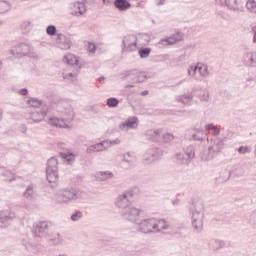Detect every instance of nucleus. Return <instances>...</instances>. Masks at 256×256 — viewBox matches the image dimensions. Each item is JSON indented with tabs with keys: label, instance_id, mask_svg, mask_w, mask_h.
Instances as JSON below:
<instances>
[{
	"label": "nucleus",
	"instance_id": "20e7f679",
	"mask_svg": "<svg viewBox=\"0 0 256 256\" xmlns=\"http://www.w3.org/2000/svg\"><path fill=\"white\" fill-rule=\"evenodd\" d=\"M58 203H69V201H77L81 199V191L75 188L60 190L56 196Z\"/></svg>",
	"mask_w": 256,
	"mask_h": 256
},
{
	"label": "nucleus",
	"instance_id": "ddd939ff",
	"mask_svg": "<svg viewBox=\"0 0 256 256\" xmlns=\"http://www.w3.org/2000/svg\"><path fill=\"white\" fill-rule=\"evenodd\" d=\"M241 61L244 67L256 69V51L245 52L242 56Z\"/></svg>",
	"mask_w": 256,
	"mask_h": 256
},
{
	"label": "nucleus",
	"instance_id": "5701e85b",
	"mask_svg": "<svg viewBox=\"0 0 256 256\" xmlns=\"http://www.w3.org/2000/svg\"><path fill=\"white\" fill-rule=\"evenodd\" d=\"M155 225V233H161V231H167V229H171V225H169V222L165 221V219H155Z\"/></svg>",
	"mask_w": 256,
	"mask_h": 256
},
{
	"label": "nucleus",
	"instance_id": "052dcab7",
	"mask_svg": "<svg viewBox=\"0 0 256 256\" xmlns=\"http://www.w3.org/2000/svg\"><path fill=\"white\" fill-rule=\"evenodd\" d=\"M156 5L161 7V5H165V0H157Z\"/></svg>",
	"mask_w": 256,
	"mask_h": 256
},
{
	"label": "nucleus",
	"instance_id": "69168bd1",
	"mask_svg": "<svg viewBox=\"0 0 256 256\" xmlns=\"http://www.w3.org/2000/svg\"><path fill=\"white\" fill-rule=\"evenodd\" d=\"M133 87H135V85H133V84L126 85V88H128V89L133 88Z\"/></svg>",
	"mask_w": 256,
	"mask_h": 256
},
{
	"label": "nucleus",
	"instance_id": "79ce46f5",
	"mask_svg": "<svg viewBox=\"0 0 256 256\" xmlns=\"http://www.w3.org/2000/svg\"><path fill=\"white\" fill-rule=\"evenodd\" d=\"M246 9L250 11V13L256 14V1L255 0H248L246 2Z\"/></svg>",
	"mask_w": 256,
	"mask_h": 256
},
{
	"label": "nucleus",
	"instance_id": "6e6d98bb",
	"mask_svg": "<svg viewBox=\"0 0 256 256\" xmlns=\"http://www.w3.org/2000/svg\"><path fill=\"white\" fill-rule=\"evenodd\" d=\"M108 141V144H106V149L113 146V145H119L121 143V140L119 139H115V140H107Z\"/></svg>",
	"mask_w": 256,
	"mask_h": 256
},
{
	"label": "nucleus",
	"instance_id": "338daca9",
	"mask_svg": "<svg viewBox=\"0 0 256 256\" xmlns=\"http://www.w3.org/2000/svg\"><path fill=\"white\" fill-rule=\"evenodd\" d=\"M253 83H255V82H246V86H247V87H251V85H252Z\"/></svg>",
	"mask_w": 256,
	"mask_h": 256
},
{
	"label": "nucleus",
	"instance_id": "39448f33",
	"mask_svg": "<svg viewBox=\"0 0 256 256\" xmlns=\"http://www.w3.org/2000/svg\"><path fill=\"white\" fill-rule=\"evenodd\" d=\"M141 215H143V210L137 208L131 204L124 210H121V216L125 221H130V223H137L139 219H141Z\"/></svg>",
	"mask_w": 256,
	"mask_h": 256
},
{
	"label": "nucleus",
	"instance_id": "7c9ffc66",
	"mask_svg": "<svg viewBox=\"0 0 256 256\" xmlns=\"http://www.w3.org/2000/svg\"><path fill=\"white\" fill-rule=\"evenodd\" d=\"M46 239H49L52 245H63L65 241L60 233H54L53 235L48 234Z\"/></svg>",
	"mask_w": 256,
	"mask_h": 256
},
{
	"label": "nucleus",
	"instance_id": "c85d7f7f",
	"mask_svg": "<svg viewBox=\"0 0 256 256\" xmlns=\"http://www.w3.org/2000/svg\"><path fill=\"white\" fill-rule=\"evenodd\" d=\"M96 181H107L109 179H113L114 175L109 171H99L95 174Z\"/></svg>",
	"mask_w": 256,
	"mask_h": 256
},
{
	"label": "nucleus",
	"instance_id": "4be33fe9",
	"mask_svg": "<svg viewBox=\"0 0 256 256\" xmlns=\"http://www.w3.org/2000/svg\"><path fill=\"white\" fill-rule=\"evenodd\" d=\"M63 62L69 65V69H75V67H81L79 64V60H77V56L73 54H67L63 58Z\"/></svg>",
	"mask_w": 256,
	"mask_h": 256
},
{
	"label": "nucleus",
	"instance_id": "37998d69",
	"mask_svg": "<svg viewBox=\"0 0 256 256\" xmlns=\"http://www.w3.org/2000/svg\"><path fill=\"white\" fill-rule=\"evenodd\" d=\"M2 177H5L4 181H8V183H11V181H15V174L7 170L2 173Z\"/></svg>",
	"mask_w": 256,
	"mask_h": 256
},
{
	"label": "nucleus",
	"instance_id": "4468645a",
	"mask_svg": "<svg viewBox=\"0 0 256 256\" xmlns=\"http://www.w3.org/2000/svg\"><path fill=\"white\" fill-rule=\"evenodd\" d=\"M49 229V225L47 222L42 221V222H37L33 226L32 232L34 233L35 237H49V233H47V230Z\"/></svg>",
	"mask_w": 256,
	"mask_h": 256
},
{
	"label": "nucleus",
	"instance_id": "f257e3e1",
	"mask_svg": "<svg viewBox=\"0 0 256 256\" xmlns=\"http://www.w3.org/2000/svg\"><path fill=\"white\" fill-rule=\"evenodd\" d=\"M192 227L195 231H203V219L205 218V205L201 200L193 201L190 204Z\"/></svg>",
	"mask_w": 256,
	"mask_h": 256
},
{
	"label": "nucleus",
	"instance_id": "f3484780",
	"mask_svg": "<svg viewBox=\"0 0 256 256\" xmlns=\"http://www.w3.org/2000/svg\"><path fill=\"white\" fill-rule=\"evenodd\" d=\"M46 115H47V111L45 110L32 112L28 116V123L30 124L40 123V121H43V119H45Z\"/></svg>",
	"mask_w": 256,
	"mask_h": 256
},
{
	"label": "nucleus",
	"instance_id": "dca6fc26",
	"mask_svg": "<svg viewBox=\"0 0 256 256\" xmlns=\"http://www.w3.org/2000/svg\"><path fill=\"white\" fill-rule=\"evenodd\" d=\"M56 43L59 49H62L63 51L71 49V38L65 36L64 34H57Z\"/></svg>",
	"mask_w": 256,
	"mask_h": 256
},
{
	"label": "nucleus",
	"instance_id": "ea45409f",
	"mask_svg": "<svg viewBox=\"0 0 256 256\" xmlns=\"http://www.w3.org/2000/svg\"><path fill=\"white\" fill-rule=\"evenodd\" d=\"M24 197L26 199H33L35 197V191L33 190V185H29L25 192H24Z\"/></svg>",
	"mask_w": 256,
	"mask_h": 256
},
{
	"label": "nucleus",
	"instance_id": "aec40b11",
	"mask_svg": "<svg viewBox=\"0 0 256 256\" xmlns=\"http://www.w3.org/2000/svg\"><path fill=\"white\" fill-rule=\"evenodd\" d=\"M48 123L52 127H58L59 129H69V123L65 121V118L53 117L48 120Z\"/></svg>",
	"mask_w": 256,
	"mask_h": 256
},
{
	"label": "nucleus",
	"instance_id": "0e129e2a",
	"mask_svg": "<svg viewBox=\"0 0 256 256\" xmlns=\"http://www.w3.org/2000/svg\"><path fill=\"white\" fill-rule=\"evenodd\" d=\"M247 82L255 83V80L253 78H248Z\"/></svg>",
	"mask_w": 256,
	"mask_h": 256
},
{
	"label": "nucleus",
	"instance_id": "3c124183",
	"mask_svg": "<svg viewBox=\"0 0 256 256\" xmlns=\"http://www.w3.org/2000/svg\"><path fill=\"white\" fill-rule=\"evenodd\" d=\"M80 219H83V212L76 211L71 215V221H79Z\"/></svg>",
	"mask_w": 256,
	"mask_h": 256
},
{
	"label": "nucleus",
	"instance_id": "09e8293b",
	"mask_svg": "<svg viewBox=\"0 0 256 256\" xmlns=\"http://www.w3.org/2000/svg\"><path fill=\"white\" fill-rule=\"evenodd\" d=\"M106 105L108 107H117V105H119V100L115 97L108 98L106 101Z\"/></svg>",
	"mask_w": 256,
	"mask_h": 256
},
{
	"label": "nucleus",
	"instance_id": "9d476101",
	"mask_svg": "<svg viewBox=\"0 0 256 256\" xmlns=\"http://www.w3.org/2000/svg\"><path fill=\"white\" fill-rule=\"evenodd\" d=\"M163 157V150L161 148L152 147L146 151L144 154V163L146 165H151L155 161H159Z\"/></svg>",
	"mask_w": 256,
	"mask_h": 256
},
{
	"label": "nucleus",
	"instance_id": "4c0bfd02",
	"mask_svg": "<svg viewBox=\"0 0 256 256\" xmlns=\"http://www.w3.org/2000/svg\"><path fill=\"white\" fill-rule=\"evenodd\" d=\"M138 55L140 56V59H147V57L151 55V48H140L138 50Z\"/></svg>",
	"mask_w": 256,
	"mask_h": 256
},
{
	"label": "nucleus",
	"instance_id": "58836bf2",
	"mask_svg": "<svg viewBox=\"0 0 256 256\" xmlns=\"http://www.w3.org/2000/svg\"><path fill=\"white\" fill-rule=\"evenodd\" d=\"M60 157L67 161L68 164H71L72 161H75V155L73 153H60Z\"/></svg>",
	"mask_w": 256,
	"mask_h": 256
},
{
	"label": "nucleus",
	"instance_id": "bf43d9fd",
	"mask_svg": "<svg viewBox=\"0 0 256 256\" xmlns=\"http://www.w3.org/2000/svg\"><path fill=\"white\" fill-rule=\"evenodd\" d=\"M250 221L253 225H256V211L251 214Z\"/></svg>",
	"mask_w": 256,
	"mask_h": 256
},
{
	"label": "nucleus",
	"instance_id": "f03ea898",
	"mask_svg": "<svg viewBox=\"0 0 256 256\" xmlns=\"http://www.w3.org/2000/svg\"><path fill=\"white\" fill-rule=\"evenodd\" d=\"M46 179L52 188L57 187V179H59V168L56 157L48 159L46 164Z\"/></svg>",
	"mask_w": 256,
	"mask_h": 256
},
{
	"label": "nucleus",
	"instance_id": "473e14b6",
	"mask_svg": "<svg viewBox=\"0 0 256 256\" xmlns=\"http://www.w3.org/2000/svg\"><path fill=\"white\" fill-rule=\"evenodd\" d=\"M225 7L230 11L239 12L241 9L239 8V2L237 0H224Z\"/></svg>",
	"mask_w": 256,
	"mask_h": 256
},
{
	"label": "nucleus",
	"instance_id": "864d4df0",
	"mask_svg": "<svg viewBox=\"0 0 256 256\" xmlns=\"http://www.w3.org/2000/svg\"><path fill=\"white\" fill-rule=\"evenodd\" d=\"M238 153H240V155H245L246 153H251V147H249V146H240L238 148Z\"/></svg>",
	"mask_w": 256,
	"mask_h": 256
},
{
	"label": "nucleus",
	"instance_id": "bb28decb",
	"mask_svg": "<svg viewBox=\"0 0 256 256\" xmlns=\"http://www.w3.org/2000/svg\"><path fill=\"white\" fill-rule=\"evenodd\" d=\"M181 41V37L178 35H173L168 38L162 39L158 42V45H162L163 47H167V45H175V43Z\"/></svg>",
	"mask_w": 256,
	"mask_h": 256
},
{
	"label": "nucleus",
	"instance_id": "7ed1b4c3",
	"mask_svg": "<svg viewBox=\"0 0 256 256\" xmlns=\"http://www.w3.org/2000/svg\"><path fill=\"white\" fill-rule=\"evenodd\" d=\"M225 146L223 139L216 138L213 142L209 145L208 150L204 151L200 157L202 161H211L217 157L221 150Z\"/></svg>",
	"mask_w": 256,
	"mask_h": 256
},
{
	"label": "nucleus",
	"instance_id": "b1692460",
	"mask_svg": "<svg viewBox=\"0 0 256 256\" xmlns=\"http://www.w3.org/2000/svg\"><path fill=\"white\" fill-rule=\"evenodd\" d=\"M192 141H198V143H205V134H203L202 128L192 129Z\"/></svg>",
	"mask_w": 256,
	"mask_h": 256
},
{
	"label": "nucleus",
	"instance_id": "f8f14e48",
	"mask_svg": "<svg viewBox=\"0 0 256 256\" xmlns=\"http://www.w3.org/2000/svg\"><path fill=\"white\" fill-rule=\"evenodd\" d=\"M29 53H31V46L25 43H19L10 50V54L14 57L15 55L17 57H25V55H29Z\"/></svg>",
	"mask_w": 256,
	"mask_h": 256
},
{
	"label": "nucleus",
	"instance_id": "393cba45",
	"mask_svg": "<svg viewBox=\"0 0 256 256\" xmlns=\"http://www.w3.org/2000/svg\"><path fill=\"white\" fill-rule=\"evenodd\" d=\"M174 161L177 165H189L191 163V160L183 152H177Z\"/></svg>",
	"mask_w": 256,
	"mask_h": 256
},
{
	"label": "nucleus",
	"instance_id": "423d86ee",
	"mask_svg": "<svg viewBox=\"0 0 256 256\" xmlns=\"http://www.w3.org/2000/svg\"><path fill=\"white\" fill-rule=\"evenodd\" d=\"M121 51L122 53H135L137 51V36L133 34L123 36Z\"/></svg>",
	"mask_w": 256,
	"mask_h": 256
},
{
	"label": "nucleus",
	"instance_id": "a878e982",
	"mask_svg": "<svg viewBox=\"0 0 256 256\" xmlns=\"http://www.w3.org/2000/svg\"><path fill=\"white\" fill-rule=\"evenodd\" d=\"M26 105H28V107H34V108L47 107V103H45V101L39 100L35 97H29L26 101Z\"/></svg>",
	"mask_w": 256,
	"mask_h": 256
},
{
	"label": "nucleus",
	"instance_id": "c03bdc74",
	"mask_svg": "<svg viewBox=\"0 0 256 256\" xmlns=\"http://www.w3.org/2000/svg\"><path fill=\"white\" fill-rule=\"evenodd\" d=\"M225 241L223 240H214L213 249L214 251H220V249H224Z\"/></svg>",
	"mask_w": 256,
	"mask_h": 256
},
{
	"label": "nucleus",
	"instance_id": "49530a36",
	"mask_svg": "<svg viewBox=\"0 0 256 256\" xmlns=\"http://www.w3.org/2000/svg\"><path fill=\"white\" fill-rule=\"evenodd\" d=\"M197 71H199V63L196 64V65H190V66L188 67V75H189L190 77H195Z\"/></svg>",
	"mask_w": 256,
	"mask_h": 256
},
{
	"label": "nucleus",
	"instance_id": "f704fd0d",
	"mask_svg": "<svg viewBox=\"0 0 256 256\" xmlns=\"http://www.w3.org/2000/svg\"><path fill=\"white\" fill-rule=\"evenodd\" d=\"M63 113L66 116V118H64V120L68 123H71V121H73V119L75 117V112H73V108H71V106H68V107L64 108Z\"/></svg>",
	"mask_w": 256,
	"mask_h": 256
},
{
	"label": "nucleus",
	"instance_id": "9b49d317",
	"mask_svg": "<svg viewBox=\"0 0 256 256\" xmlns=\"http://www.w3.org/2000/svg\"><path fill=\"white\" fill-rule=\"evenodd\" d=\"M69 9L70 15H73V17H82V15L87 13V6L83 2H72Z\"/></svg>",
	"mask_w": 256,
	"mask_h": 256
},
{
	"label": "nucleus",
	"instance_id": "a19ab883",
	"mask_svg": "<svg viewBox=\"0 0 256 256\" xmlns=\"http://www.w3.org/2000/svg\"><path fill=\"white\" fill-rule=\"evenodd\" d=\"M122 159L123 161H125V163H128V165H133V162L135 161L133 154H131L130 152L123 154Z\"/></svg>",
	"mask_w": 256,
	"mask_h": 256
},
{
	"label": "nucleus",
	"instance_id": "2f4dec72",
	"mask_svg": "<svg viewBox=\"0 0 256 256\" xmlns=\"http://www.w3.org/2000/svg\"><path fill=\"white\" fill-rule=\"evenodd\" d=\"M114 6L116 9H119V11H127V9H131V3L127 0H115Z\"/></svg>",
	"mask_w": 256,
	"mask_h": 256
},
{
	"label": "nucleus",
	"instance_id": "c9c22d12",
	"mask_svg": "<svg viewBox=\"0 0 256 256\" xmlns=\"http://www.w3.org/2000/svg\"><path fill=\"white\" fill-rule=\"evenodd\" d=\"M198 73H200V77H208L209 66H207V64L198 63Z\"/></svg>",
	"mask_w": 256,
	"mask_h": 256
},
{
	"label": "nucleus",
	"instance_id": "2eb2a0df",
	"mask_svg": "<svg viewBox=\"0 0 256 256\" xmlns=\"http://www.w3.org/2000/svg\"><path fill=\"white\" fill-rule=\"evenodd\" d=\"M139 126V119L135 116L129 117L125 122L119 124L120 131H128L129 129H137Z\"/></svg>",
	"mask_w": 256,
	"mask_h": 256
},
{
	"label": "nucleus",
	"instance_id": "e433bc0d",
	"mask_svg": "<svg viewBox=\"0 0 256 256\" xmlns=\"http://www.w3.org/2000/svg\"><path fill=\"white\" fill-rule=\"evenodd\" d=\"M205 129L206 131H213L214 137H219V135H221V130L213 123L206 124Z\"/></svg>",
	"mask_w": 256,
	"mask_h": 256
},
{
	"label": "nucleus",
	"instance_id": "cd10ccee",
	"mask_svg": "<svg viewBox=\"0 0 256 256\" xmlns=\"http://www.w3.org/2000/svg\"><path fill=\"white\" fill-rule=\"evenodd\" d=\"M145 137L148 141H159L161 139V130H148L145 133Z\"/></svg>",
	"mask_w": 256,
	"mask_h": 256
},
{
	"label": "nucleus",
	"instance_id": "a18cd8bd",
	"mask_svg": "<svg viewBox=\"0 0 256 256\" xmlns=\"http://www.w3.org/2000/svg\"><path fill=\"white\" fill-rule=\"evenodd\" d=\"M11 5H9V2L7 1H0V13H7V11H10Z\"/></svg>",
	"mask_w": 256,
	"mask_h": 256
},
{
	"label": "nucleus",
	"instance_id": "1a4fd4ad",
	"mask_svg": "<svg viewBox=\"0 0 256 256\" xmlns=\"http://www.w3.org/2000/svg\"><path fill=\"white\" fill-rule=\"evenodd\" d=\"M122 81H133V83H143L147 81V75L145 72H140L139 70H130L122 74Z\"/></svg>",
	"mask_w": 256,
	"mask_h": 256
},
{
	"label": "nucleus",
	"instance_id": "603ef678",
	"mask_svg": "<svg viewBox=\"0 0 256 256\" xmlns=\"http://www.w3.org/2000/svg\"><path fill=\"white\" fill-rule=\"evenodd\" d=\"M162 139L164 141V143H171V141H173V139H175V136H173V134L171 133H166L162 135Z\"/></svg>",
	"mask_w": 256,
	"mask_h": 256
},
{
	"label": "nucleus",
	"instance_id": "5fc2aeb1",
	"mask_svg": "<svg viewBox=\"0 0 256 256\" xmlns=\"http://www.w3.org/2000/svg\"><path fill=\"white\" fill-rule=\"evenodd\" d=\"M209 97H210L209 92H206V93H204V94H200V95L198 96V98L200 99V101H204L205 103H208Z\"/></svg>",
	"mask_w": 256,
	"mask_h": 256
},
{
	"label": "nucleus",
	"instance_id": "774afa93",
	"mask_svg": "<svg viewBox=\"0 0 256 256\" xmlns=\"http://www.w3.org/2000/svg\"><path fill=\"white\" fill-rule=\"evenodd\" d=\"M179 204V200H174L173 201V205H178Z\"/></svg>",
	"mask_w": 256,
	"mask_h": 256
},
{
	"label": "nucleus",
	"instance_id": "a211bd4d",
	"mask_svg": "<svg viewBox=\"0 0 256 256\" xmlns=\"http://www.w3.org/2000/svg\"><path fill=\"white\" fill-rule=\"evenodd\" d=\"M107 145H109L108 140L93 144L86 149V153L91 155V153H99L100 151H105V149H107Z\"/></svg>",
	"mask_w": 256,
	"mask_h": 256
},
{
	"label": "nucleus",
	"instance_id": "72a5a7b5",
	"mask_svg": "<svg viewBox=\"0 0 256 256\" xmlns=\"http://www.w3.org/2000/svg\"><path fill=\"white\" fill-rule=\"evenodd\" d=\"M182 152L190 161H193V159H195V147L193 145L185 146Z\"/></svg>",
	"mask_w": 256,
	"mask_h": 256
},
{
	"label": "nucleus",
	"instance_id": "4d7b16f0",
	"mask_svg": "<svg viewBox=\"0 0 256 256\" xmlns=\"http://www.w3.org/2000/svg\"><path fill=\"white\" fill-rule=\"evenodd\" d=\"M96 50H97V47L95 46V44L90 43V44L88 45V51H89V53L94 54Z\"/></svg>",
	"mask_w": 256,
	"mask_h": 256
},
{
	"label": "nucleus",
	"instance_id": "8fccbe9b",
	"mask_svg": "<svg viewBox=\"0 0 256 256\" xmlns=\"http://www.w3.org/2000/svg\"><path fill=\"white\" fill-rule=\"evenodd\" d=\"M46 33L47 35H50V37H53V35H56L57 33V27H55V25H49L46 28Z\"/></svg>",
	"mask_w": 256,
	"mask_h": 256
},
{
	"label": "nucleus",
	"instance_id": "13d9d810",
	"mask_svg": "<svg viewBox=\"0 0 256 256\" xmlns=\"http://www.w3.org/2000/svg\"><path fill=\"white\" fill-rule=\"evenodd\" d=\"M29 94V90L27 88H22L18 91V95H22L23 97L27 96Z\"/></svg>",
	"mask_w": 256,
	"mask_h": 256
},
{
	"label": "nucleus",
	"instance_id": "c756f323",
	"mask_svg": "<svg viewBox=\"0 0 256 256\" xmlns=\"http://www.w3.org/2000/svg\"><path fill=\"white\" fill-rule=\"evenodd\" d=\"M193 93L188 92L187 94H182L176 97V101L178 103H182V105H189L191 101H193Z\"/></svg>",
	"mask_w": 256,
	"mask_h": 256
},
{
	"label": "nucleus",
	"instance_id": "0eeeda50",
	"mask_svg": "<svg viewBox=\"0 0 256 256\" xmlns=\"http://www.w3.org/2000/svg\"><path fill=\"white\" fill-rule=\"evenodd\" d=\"M157 224H155V218L143 219L138 223L137 232L143 235H151L155 233Z\"/></svg>",
	"mask_w": 256,
	"mask_h": 256
},
{
	"label": "nucleus",
	"instance_id": "6e6552de",
	"mask_svg": "<svg viewBox=\"0 0 256 256\" xmlns=\"http://www.w3.org/2000/svg\"><path fill=\"white\" fill-rule=\"evenodd\" d=\"M133 203V192L131 191H125L119 194L115 200V205L118 207V209H121V211L127 209V207H130Z\"/></svg>",
	"mask_w": 256,
	"mask_h": 256
},
{
	"label": "nucleus",
	"instance_id": "412c9836",
	"mask_svg": "<svg viewBox=\"0 0 256 256\" xmlns=\"http://www.w3.org/2000/svg\"><path fill=\"white\" fill-rule=\"evenodd\" d=\"M15 219V214L9 210L0 212V227H5L9 221Z\"/></svg>",
	"mask_w": 256,
	"mask_h": 256
},
{
	"label": "nucleus",
	"instance_id": "6ab92c4d",
	"mask_svg": "<svg viewBox=\"0 0 256 256\" xmlns=\"http://www.w3.org/2000/svg\"><path fill=\"white\" fill-rule=\"evenodd\" d=\"M70 72L62 73L64 81H75L77 75L81 72V66H75V68H68Z\"/></svg>",
	"mask_w": 256,
	"mask_h": 256
},
{
	"label": "nucleus",
	"instance_id": "e2e57ef3",
	"mask_svg": "<svg viewBox=\"0 0 256 256\" xmlns=\"http://www.w3.org/2000/svg\"><path fill=\"white\" fill-rule=\"evenodd\" d=\"M98 81H99V83H103V81H105V77H103V76L99 77Z\"/></svg>",
	"mask_w": 256,
	"mask_h": 256
},
{
	"label": "nucleus",
	"instance_id": "de8ad7c7",
	"mask_svg": "<svg viewBox=\"0 0 256 256\" xmlns=\"http://www.w3.org/2000/svg\"><path fill=\"white\" fill-rule=\"evenodd\" d=\"M20 29L22 33H29V31H31V22L29 21L22 22Z\"/></svg>",
	"mask_w": 256,
	"mask_h": 256
},
{
	"label": "nucleus",
	"instance_id": "680f3d73",
	"mask_svg": "<svg viewBox=\"0 0 256 256\" xmlns=\"http://www.w3.org/2000/svg\"><path fill=\"white\" fill-rule=\"evenodd\" d=\"M141 95L144 97L145 95H149V91L147 90H144L141 92Z\"/></svg>",
	"mask_w": 256,
	"mask_h": 256
}]
</instances>
